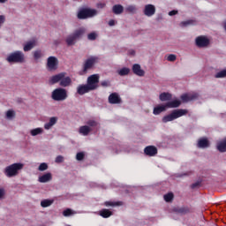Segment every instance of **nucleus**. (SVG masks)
<instances>
[{"label": "nucleus", "instance_id": "obj_1", "mask_svg": "<svg viewBox=\"0 0 226 226\" xmlns=\"http://www.w3.org/2000/svg\"><path fill=\"white\" fill-rule=\"evenodd\" d=\"M186 114H188L187 109H175L171 112V114L163 117L162 123H169L170 121H174V119L183 117V116H186Z\"/></svg>", "mask_w": 226, "mask_h": 226}, {"label": "nucleus", "instance_id": "obj_2", "mask_svg": "<svg viewBox=\"0 0 226 226\" xmlns=\"http://www.w3.org/2000/svg\"><path fill=\"white\" fill-rule=\"evenodd\" d=\"M24 169V164L19 162V163H13L4 170V174L7 176V177H13L19 174V170H22Z\"/></svg>", "mask_w": 226, "mask_h": 226}, {"label": "nucleus", "instance_id": "obj_3", "mask_svg": "<svg viewBox=\"0 0 226 226\" xmlns=\"http://www.w3.org/2000/svg\"><path fill=\"white\" fill-rule=\"evenodd\" d=\"M51 98L55 102H64L68 98V93L64 88H56L51 94Z\"/></svg>", "mask_w": 226, "mask_h": 226}, {"label": "nucleus", "instance_id": "obj_4", "mask_svg": "<svg viewBox=\"0 0 226 226\" xmlns=\"http://www.w3.org/2000/svg\"><path fill=\"white\" fill-rule=\"evenodd\" d=\"M8 63H24L26 56L22 51H14L7 56Z\"/></svg>", "mask_w": 226, "mask_h": 226}, {"label": "nucleus", "instance_id": "obj_5", "mask_svg": "<svg viewBox=\"0 0 226 226\" xmlns=\"http://www.w3.org/2000/svg\"><path fill=\"white\" fill-rule=\"evenodd\" d=\"M98 15V11L96 9H83L78 12V19H91Z\"/></svg>", "mask_w": 226, "mask_h": 226}, {"label": "nucleus", "instance_id": "obj_6", "mask_svg": "<svg viewBox=\"0 0 226 226\" xmlns=\"http://www.w3.org/2000/svg\"><path fill=\"white\" fill-rule=\"evenodd\" d=\"M100 82V76L98 74H93L87 78V86L90 88V91H94L98 88V84Z\"/></svg>", "mask_w": 226, "mask_h": 226}, {"label": "nucleus", "instance_id": "obj_7", "mask_svg": "<svg viewBox=\"0 0 226 226\" xmlns=\"http://www.w3.org/2000/svg\"><path fill=\"white\" fill-rule=\"evenodd\" d=\"M59 64V60L56 56H49L47 60V69L49 72H55L57 70V65Z\"/></svg>", "mask_w": 226, "mask_h": 226}, {"label": "nucleus", "instance_id": "obj_8", "mask_svg": "<svg viewBox=\"0 0 226 226\" xmlns=\"http://www.w3.org/2000/svg\"><path fill=\"white\" fill-rule=\"evenodd\" d=\"M195 43L200 49H204L209 45V39L204 35H201L196 38Z\"/></svg>", "mask_w": 226, "mask_h": 226}, {"label": "nucleus", "instance_id": "obj_9", "mask_svg": "<svg viewBox=\"0 0 226 226\" xmlns=\"http://www.w3.org/2000/svg\"><path fill=\"white\" fill-rule=\"evenodd\" d=\"M180 98L184 103H188V102H193V100H197V98H199V94L195 92L184 94L180 96Z\"/></svg>", "mask_w": 226, "mask_h": 226}, {"label": "nucleus", "instance_id": "obj_10", "mask_svg": "<svg viewBox=\"0 0 226 226\" xmlns=\"http://www.w3.org/2000/svg\"><path fill=\"white\" fill-rule=\"evenodd\" d=\"M96 63H98V56H91L90 58L87 59L84 64V72H87V70L93 68Z\"/></svg>", "mask_w": 226, "mask_h": 226}, {"label": "nucleus", "instance_id": "obj_11", "mask_svg": "<svg viewBox=\"0 0 226 226\" xmlns=\"http://www.w3.org/2000/svg\"><path fill=\"white\" fill-rule=\"evenodd\" d=\"M156 13V8L153 4L145 5L144 15L147 17H153Z\"/></svg>", "mask_w": 226, "mask_h": 226}, {"label": "nucleus", "instance_id": "obj_12", "mask_svg": "<svg viewBox=\"0 0 226 226\" xmlns=\"http://www.w3.org/2000/svg\"><path fill=\"white\" fill-rule=\"evenodd\" d=\"M144 153L147 156H156L158 154V149L154 146H148L145 147Z\"/></svg>", "mask_w": 226, "mask_h": 226}, {"label": "nucleus", "instance_id": "obj_13", "mask_svg": "<svg viewBox=\"0 0 226 226\" xmlns=\"http://www.w3.org/2000/svg\"><path fill=\"white\" fill-rule=\"evenodd\" d=\"M132 72L133 74L138 75V77H144L146 73L144 70H142V68L140 67V64H135L132 65Z\"/></svg>", "mask_w": 226, "mask_h": 226}, {"label": "nucleus", "instance_id": "obj_14", "mask_svg": "<svg viewBox=\"0 0 226 226\" xmlns=\"http://www.w3.org/2000/svg\"><path fill=\"white\" fill-rule=\"evenodd\" d=\"M109 102L113 105L121 103V97H119V94L117 93H113L109 96Z\"/></svg>", "mask_w": 226, "mask_h": 226}, {"label": "nucleus", "instance_id": "obj_15", "mask_svg": "<svg viewBox=\"0 0 226 226\" xmlns=\"http://www.w3.org/2000/svg\"><path fill=\"white\" fill-rule=\"evenodd\" d=\"M36 39H33L29 41H27L25 45H24V48H23V50L25 52H29V50H33V49H34V47H36Z\"/></svg>", "mask_w": 226, "mask_h": 226}, {"label": "nucleus", "instance_id": "obj_16", "mask_svg": "<svg viewBox=\"0 0 226 226\" xmlns=\"http://www.w3.org/2000/svg\"><path fill=\"white\" fill-rule=\"evenodd\" d=\"M64 75H66V73L61 72L56 75L52 76L49 79V84L54 85V84H57V82L61 83V79H63V77H64Z\"/></svg>", "mask_w": 226, "mask_h": 226}, {"label": "nucleus", "instance_id": "obj_17", "mask_svg": "<svg viewBox=\"0 0 226 226\" xmlns=\"http://www.w3.org/2000/svg\"><path fill=\"white\" fill-rule=\"evenodd\" d=\"M59 86H61L62 87H68L72 86V78L68 76L66 77V75H64V77L61 79Z\"/></svg>", "mask_w": 226, "mask_h": 226}, {"label": "nucleus", "instance_id": "obj_18", "mask_svg": "<svg viewBox=\"0 0 226 226\" xmlns=\"http://www.w3.org/2000/svg\"><path fill=\"white\" fill-rule=\"evenodd\" d=\"M90 88L87 85H79L77 88L78 94H86V93H89Z\"/></svg>", "mask_w": 226, "mask_h": 226}, {"label": "nucleus", "instance_id": "obj_19", "mask_svg": "<svg viewBox=\"0 0 226 226\" xmlns=\"http://www.w3.org/2000/svg\"><path fill=\"white\" fill-rule=\"evenodd\" d=\"M165 105L167 109H177V107L181 105V101L173 100V101L168 102Z\"/></svg>", "mask_w": 226, "mask_h": 226}, {"label": "nucleus", "instance_id": "obj_20", "mask_svg": "<svg viewBox=\"0 0 226 226\" xmlns=\"http://www.w3.org/2000/svg\"><path fill=\"white\" fill-rule=\"evenodd\" d=\"M92 128L89 127L88 125H83L79 127V132L81 135H84V137H87V135H89V132H92Z\"/></svg>", "mask_w": 226, "mask_h": 226}, {"label": "nucleus", "instance_id": "obj_21", "mask_svg": "<svg viewBox=\"0 0 226 226\" xmlns=\"http://www.w3.org/2000/svg\"><path fill=\"white\" fill-rule=\"evenodd\" d=\"M165 110H167L166 104L159 105L154 109L153 114H154V116H158L159 114H162V112H165Z\"/></svg>", "mask_w": 226, "mask_h": 226}, {"label": "nucleus", "instance_id": "obj_22", "mask_svg": "<svg viewBox=\"0 0 226 226\" xmlns=\"http://www.w3.org/2000/svg\"><path fill=\"white\" fill-rule=\"evenodd\" d=\"M49 181H52V173H46L39 177V183H49Z\"/></svg>", "mask_w": 226, "mask_h": 226}, {"label": "nucleus", "instance_id": "obj_23", "mask_svg": "<svg viewBox=\"0 0 226 226\" xmlns=\"http://www.w3.org/2000/svg\"><path fill=\"white\" fill-rule=\"evenodd\" d=\"M198 147H200L201 149H206V147H209V140H207V138L199 139Z\"/></svg>", "mask_w": 226, "mask_h": 226}, {"label": "nucleus", "instance_id": "obj_24", "mask_svg": "<svg viewBox=\"0 0 226 226\" xmlns=\"http://www.w3.org/2000/svg\"><path fill=\"white\" fill-rule=\"evenodd\" d=\"M216 147L220 153H226V138L223 140L217 142Z\"/></svg>", "mask_w": 226, "mask_h": 226}, {"label": "nucleus", "instance_id": "obj_25", "mask_svg": "<svg viewBox=\"0 0 226 226\" xmlns=\"http://www.w3.org/2000/svg\"><path fill=\"white\" fill-rule=\"evenodd\" d=\"M56 123H57V117H50L49 121L44 124L45 130H50V128H52V126H54Z\"/></svg>", "mask_w": 226, "mask_h": 226}, {"label": "nucleus", "instance_id": "obj_26", "mask_svg": "<svg viewBox=\"0 0 226 226\" xmlns=\"http://www.w3.org/2000/svg\"><path fill=\"white\" fill-rule=\"evenodd\" d=\"M43 128L41 127H37L35 129L30 130V135L32 137H36L37 135H43Z\"/></svg>", "mask_w": 226, "mask_h": 226}, {"label": "nucleus", "instance_id": "obj_27", "mask_svg": "<svg viewBox=\"0 0 226 226\" xmlns=\"http://www.w3.org/2000/svg\"><path fill=\"white\" fill-rule=\"evenodd\" d=\"M67 45L71 47L72 45H75V42L77 41V39L73 34L67 36L65 40Z\"/></svg>", "mask_w": 226, "mask_h": 226}, {"label": "nucleus", "instance_id": "obj_28", "mask_svg": "<svg viewBox=\"0 0 226 226\" xmlns=\"http://www.w3.org/2000/svg\"><path fill=\"white\" fill-rule=\"evenodd\" d=\"M159 98L161 102H170V100H172V94L170 93H162Z\"/></svg>", "mask_w": 226, "mask_h": 226}, {"label": "nucleus", "instance_id": "obj_29", "mask_svg": "<svg viewBox=\"0 0 226 226\" xmlns=\"http://www.w3.org/2000/svg\"><path fill=\"white\" fill-rule=\"evenodd\" d=\"M113 13H115V15H121V13H123L124 7H123V5L121 4H116L113 6Z\"/></svg>", "mask_w": 226, "mask_h": 226}, {"label": "nucleus", "instance_id": "obj_30", "mask_svg": "<svg viewBox=\"0 0 226 226\" xmlns=\"http://www.w3.org/2000/svg\"><path fill=\"white\" fill-rule=\"evenodd\" d=\"M99 215L100 216H102V218H109V216H112V211L107 209V208H104V209H102L100 212H99Z\"/></svg>", "mask_w": 226, "mask_h": 226}, {"label": "nucleus", "instance_id": "obj_31", "mask_svg": "<svg viewBox=\"0 0 226 226\" xmlns=\"http://www.w3.org/2000/svg\"><path fill=\"white\" fill-rule=\"evenodd\" d=\"M84 33H86V28L81 27L77 29L72 34L76 37V40H79V38H80Z\"/></svg>", "mask_w": 226, "mask_h": 226}, {"label": "nucleus", "instance_id": "obj_32", "mask_svg": "<svg viewBox=\"0 0 226 226\" xmlns=\"http://www.w3.org/2000/svg\"><path fill=\"white\" fill-rule=\"evenodd\" d=\"M117 73H118V75H120V77H124L130 73V68L124 67V68L118 70Z\"/></svg>", "mask_w": 226, "mask_h": 226}, {"label": "nucleus", "instance_id": "obj_33", "mask_svg": "<svg viewBox=\"0 0 226 226\" xmlns=\"http://www.w3.org/2000/svg\"><path fill=\"white\" fill-rule=\"evenodd\" d=\"M52 204H54L53 200H43L41 201V207H49L52 206Z\"/></svg>", "mask_w": 226, "mask_h": 226}, {"label": "nucleus", "instance_id": "obj_34", "mask_svg": "<svg viewBox=\"0 0 226 226\" xmlns=\"http://www.w3.org/2000/svg\"><path fill=\"white\" fill-rule=\"evenodd\" d=\"M42 56H43V51L40 49L34 51V58L35 61H38V59H41Z\"/></svg>", "mask_w": 226, "mask_h": 226}, {"label": "nucleus", "instance_id": "obj_35", "mask_svg": "<svg viewBox=\"0 0 226 226\" xmlns=\"http://www.w3.org/2000/svg\"><path fill=\"white\" fill-rule=\"evenodd\" d=\"M122 202H114V201H105L104 202V206H106V207H114L116 206H122Z\"/></svg>", "mask_w": 226, "mask_h": 226}, {"label": "nucleus", "instance_id": "obj_36", "mask_svg": "<svg viewBox=\"0 0 226 226\" xmlns=\"http://www.w3.org/2000/svg\"><path fill=\"white\" fill-rule=\"evenodd\" d=\"M195 24V20L189 19L186 21H183L180 23L181 27H186V26H193Z\"/></svg>", "mask_w": 226, "mask_h": 226}, {"label": "nucleus", "instance_id": "obj_37", "mask_svg": "<svg viewBox=\"0 0 226 226\" xmlns=\"http://www.w3.org/2000/svg\"><path fill=\"white\" fill-rule=\"evenodd\" d=\"M226 77V69L217 72L215 75V79H225Z\"/></svg>", "mask_w": 226, "mask_h": 226}, {"label": "nucleus", "instance_id": "obj_38", "mask_svg": "<svg viewBox=\"0 0 226 226\" xmlns=\"http://www.w3.org/2000/svg\"><path fill=\"white\" fill-rule=\"evenodd\" d=\"M125 11H127V13H135L137 7L135 5H128L125 7Z\"/></svg>", "mask_w": 226, "mask_h": 226}, {"label": "nucleus", "instance_id": "obj_39", "mask_svg": "<svg viewBox=\"0 0 226 226\" xmlns=\"http://www.w3.org/2000/svg\"><path fill=\"white\" fill-rule=\"evenodd\" d=\"M75 214L76 212L70 208H67L63 212L64 216H72V215H75Z\"/></svg>", "mask_w": 226, "mask_h": 226}, {"label": "nucleus", "instance_id": "obj_40", "mask_svg": "<svg viewBox=\"0 0 226 226\" xmlns=\"http://www.w3.org/2000/svg\"><path fill=\"white\" fill-rule=\"evenodd\" d=\"M179 213H181L182 215H186L188 213H192V208H190L188 207H184L179 209Z\"/></svg>", "mask_w": 226, "mask_h": 226}, {"label": "nucleus", "instance_id": "obj_41", "mask_svg": "<svg viewBox=\"0 0 226 226\" xmlns=\"http://www.w3.org/2000/svg\"><path fill=\"white\" fill-rule=\"evenodd\" d=\"M174 199V194L172 192H169L168 194L164 195V200L166 202H170Z\"/></svg>", "mask_w": 226, "mask_h": 226}, {"label": "nucleus", "instance_id": "obj_42", "mask_svg": "<svg viewBox=\"0 0 226 226\" xmlns=\"http://www.w3.org/2000/svg\"><path fill=\"white\" fill-rule=\"evenodd\" d=\"M87 124L89 126V128H94V126H98V122L94 120H88Z\"/></svg>", "mask_w": 226, "mask_h": 226}, {"label": "nucleus", "instance_id": "obj_43", "mask_svg": "<svg viewBox=\"0 0 226 226\" xmlns=\"http://www.w3.org/2000/svg\"><path fill=\"white\" fill-rule=\"evenodd\" d=\"M47 169H49V165L45 162H42L40 164L38 170H40L41 172H43V170H47Z\"/></svg>", "mask_w": 226, "mask_h": 226}, {"label": "nucleus", "instance_id": "obj_44", "mask_svg": "<svg viewBox=\"0 0 226 226\" xmlns=\"http://www.w3.org/2000/svg\"><path fill=\"white\" fill-rule=\"evenodd\" d=\"M98 36V34H96L95 32H93V33H90L88 35H87V38L88 40H94L95 38H97Z\"/></svg>", "mask_w": 226, "mask_h": 226}, {"label": "nucleus", "instance_id": "obj_45", "mask_svg": "<svg viewBox=\"0 0 226 226\" xmlns=\"http://www.w3.org/2000/svg\"><path fill=\"white\" fill-rule=\"evenodd\" d=\"M76 159L78 162H81V160H84V152H79L76 154Z\"/></svg>", "mask_w": 226, "mask_h": 226}, {"label": "nucleus", "instance_id": "obj_46", "mask_svg": "<svg viewBox=\"0 0 226 226\" xmlns=\"http://www.w3.org/2000/svg\"><path fill=\"white\" fill-rule=\"evenodd\" d=\"M13 116H15V112H13V110H8L6 112L7 119H11V117H13Z\"/></svg>", "mask_w": 226, "mask_h": 226}, {"label": "nucleus", "instance_id": "obj_47", "mask_svg": "<svg viewBox=\"0 0 226 226\" xmlns=\"http://www.w3.org/2000/svg\"><path fill=\"white\" fill-rule=\"evenodd\" d=\"M55 162L56 163H63V162H64V157H63V155H58L56 156Z\"/></svg>", "mask_w": 226, "mask_h": 226}, {"label": "nucleus", "instance_id": "obj_48", "mask_svg": "<svg viewBox=\"0 0 226 226\" xmlns=\"http://www.w3.org/2000/svg\"><path fill=\"white\" fill-rule=\"evenodd\" d=\"M176 59H177L176 55H172V54L168 56V57H167V60L170 61V63H174V61H176Z\"/></svg>", "mask_w": 226, "mask_h": 226}, {"label": "nucleus", "instance_id": "obj_49", "mask_svg": "<svg viewBox=\"0 0 226 226\" xmlns=\"http://www.w3.org/2000/svg\"><path fill=\"white\" fill-rule=\"evenodd\" d=\"M101 86H102V87H109V86H110V83L109 81H102L101 83Z\"/></svg>", "mask_w": 226, "mask_h": 226}, {"label": "nucleus", "instance_id": "obj_50", "mask_svg": "<svg viewBox=\"0 0 226 226\" xmlns=\"http://www.w3.org/2000/svg\"><path fill=\"white\" fill-rule=\"evenodd\" d=\"M170 17H172L174 15H177V11H171L169 12Z\"/></svg>", "mask_w": 226, "mask_h": 226}, {"label": "nucleus", "instance_id": "obj_51", "mask_svg": "<svg viewBox=\"0 0 226 226\" xmlns=\"http://www.w3.org/2000/svg\"><path fill=\"white\" fill-rule=\"evenodd\" d=\"M4 189H0V199H3V197H4Z\"/></svg>", "mask_w": 226, "mask_h": 226}, {"label": "nucleus", "instance_id": "obj_52", "mask_svg": "<svg viewBox=\"0 0 226 226\" xmlns=\"http://www.w3.org/2000/svg\"><path fill=\"white\" fill-rule=\"evenodd\" d=\"M5 18L4 15H0V24H4Z\"/></svg>", "mask_w": 226, "mask_h": 226}, {"label": "nucleus", "instance_id": "obj_53", "mask_svg": "<svg viewBox=\"0 0 226 226\" xmlns=\"http://www.w3.org/2000/svg\"><path fill=\"white\" fill-rule=\"evenodd\" d=\"M109 26H116V21L114 19H110L109 21Z\"/></svg>", "mask_w": 226, "mask_h": 226}, {"label": "nucleus", "instance_id": "obj_54", "mask_svg": "<svg viewBox=\"0 0 226 226\" xmlns=\"http://www.w3.org/2000/svg\"><path fill=\"white\" fill-rule=\"evenodd\" d=\"M97 8H105V4H97Z\"/></svg>", "mask_w": 226, "mask_h": 226}, {"label": "nucleus", "instance_id": "obj_55", "mask_svg": "<svg viewBox=\"0 0 226 226\" xmlns=\"http://www.w3.org/2000/svg\"><path fill=\"white\" fill-rule=\"evenodd\" d=\"M199 186V183H195L192 185V188H197Z\"/></svg>", "mask_w": 226, "mask_h": 226}, {"label": "nucleus", "instance_id": "obj_56", "mask_svg": "<svg viewBox=\"0 0 226 226\" xmlns=\"http://www.w3.org/2000/svg\"><path fill=\"white\" fill-rule=\"evenodd\" d=\"M223 28H224L225 31H226V21L223 22Z\"/></svg>", "mask_w": 226, "mask_h": 226}, {"label": "nucleus", "instance_id": "obj_57", "mask_svg": "<svg viewBox=\"0 0 226 226\" xmlns=\"http://www.w3.org/2000/svg\"><path fill=\"white\" fill-rule=\"evenodd\" d=\"M131 55H132V56H135V51H134V50H132V51H131Z\"/></svg>", "mask_w": 226, "mask_h": 226}, {"label": "nucleus", "instance_id": "obj_58", "mask_svg": "<svg viewBox=\"0 0 226 226\" xmlns=\"http://www.w3.org/2000/svg\"><path fill=\"white\" fill-rule=\"evenodd\" d=\"M0 3H6V0H0Z\"/></svg>", "mask_w": 226, "mask_h": 226}]
</instances>
